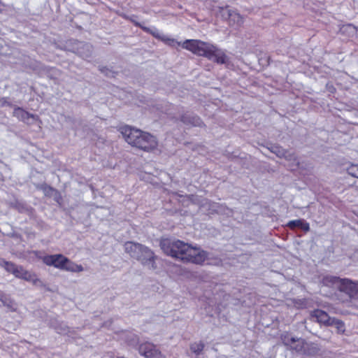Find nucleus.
Listing matches in <instances>:
<instances>
[{
	"label": "nucleus",
	"mask_w": 358,
	"mask_h": 358,
	"mask_svg": "<svg viewBox=\"0 0 358 358\" xmlns=\"http://www.w3.org/2000/svg\"><path fill=\"white\" fill-rule=\"evenodd\" d=\"M160 247L163 252L184 263L202 264L207 259V252L199 248H194L182 241H172L164 238L160 241Z\"/></svg>",
	"instance_id": "nucleus-1"
},
{
	"label": "nucleus",
	"mask_w": 358,
	"mask_h": 358,
	"mask_svg": "<svg viewBox=\"0 0 358 358\" xmlns=\"http://www.w3.org/2000/svg\"><path fill=\"white\" fill-rule=\"evenodd\" d=\"M182 48L197 56L206 57L214 62L223 64L227 62L225 52L216 45L198 39H187L181 44Z\"/></svg>",
	"instance_id": "nucleus-2"
},
{
	"label": "nucleus",
	"mask_w": 358,
	"mask_h": 358,
	"mask_svg": "<svg viewBox=\"0 0 358 358\" xmlns=\"http://www.w3.org/2000/svg\"><path fill=\"white\" fill-rule=\"evenodd\" d=\"M120 131L125 141L133 147L148 152L157 147L156 138L150 133L129 126L121 127Z\"/></svg>",
	"instance_id": "nucleus-3"
},
{
	"label": "nucleus",
	"mask_w": 358,
	"mask_h": 358,
	"mask_svg": "<svg viewBox=\"0 0 358 358\" xmlns=\"http://www.w3.org/2000/svg\"><path fill=\"white\" fill-rule=\"evenodd\" d=\"M125 252L131 257L136 258L143 266L151 269H156V259L157 257L148 247L138 243L127 241L124 244Z\"/></svg>",
	"instance_id": "nucleus-4"
},
{
	"label": "nucleus",
	"mask_w": 358,
	"mask_h": 358,
	"mask_svg": "<svg viewBox=\"0 0 358 358\" xmlns=\"http://www.w3.org/2000/svg\"><path fill=\"white\" fill-rule=\"evenodd\" d=\"M321 283L329 287L337 285L338 290L345 293L350 299H358V281L327 275L323 276Z\"/></svg>",
	"instance_id": "nucleus-5"
},
{
	"label": "nucleus",
	"mask_w": 358,
	"mask_h": 358,
	"mask_svg": "<svg viewBox=\"0 0 358 358\" xmlns=\"http://www.w3.org/2000/svg\"><path fill=\"white\" fill-rule=\"evenodd\" d=\"M43 264L54 266L59 270L73 273H80L84 268L81 264H77L62 254L48 255L41 257Z\"/></svg>",
	"instance_id": "nucleus-6"
},
{
	"label": "nucleus",
	"mask_w": 358,
	"mask_h": 358,
	"mask_svg": "<svg viewBox=\"0 0 358 358\" xmlns=\"http://www.w3.org/2000/svg\"><path fill=\"white\" fill-rule=\"evenodd\" d=\"M281 339L284 345L290 347L291 350L303 355L308 353L309 344L304 339L296 338L289 332L282 334Z\"/></svg>",
	"instance_id": "nucleus-7"
},
{
	"label": "nucleus",
	"mask_w": 358,
	"mask_h": 358,
	"mask_svg": "<svg viewBox=\"0 0 358 358\" xmlns=\"http://www.w3.org/2000/svg\"><path fill=\"white\" fill-rule=\"evenodd\" d=\"M134 24L136 27H140L143 31L151 34L153 37L162 41L167 45L174 47L176 45H180L181 44L180 42L177 41L174 38H170L165 35H162L157 29H152L148 27L143 25L138 22L134 21Z\"/></svg>",
	"instance_id": "nucleus-8"
},
{
	"label": "nucleus",
	"mask_w": 358,
	"mask_h": 358,
	"mask_svg": "<svg viewBox=\"0 0 358 358\" xmlns=\"http://www.w3.org/2000/svg\"><path fill=\"white\" fill-rule=\"evenodd\" d=\"M138 352L145 358H164L157 346L149 342L141 344L138 347Z\"/></svg>",
	"instance_id": "nucleus-9"
},
{
	"label": "nucleus",
	"mask_w": 358,
	"mask_h": 358,
	"mask_svg": "<svg viewBox=\"0 0 358 358\" xmlns=\"http://www.w3.org/2000/svg\"><path fill=\"white\" fill-rule=\"evenodd\" d=\"M310 316L311 318H315V321L325 327H331V322L333 317H330L329 314L321 309H315L310 312Z\"/></svg>",
	"instance_id": "nucleus-10"
},
{
	"label": "nucleus",
	"mask_w": 358,
	"mask_h": 358,
	"mask_svg": "<svg viewBox=\"0 0 358 358\" xmlns=\"http://www.w3.org/2000/svg\"><path fill=\"white\" fill-rule=\"evenodd\" d=\"M13 116L16 117L19 120L24 123L29 124V120L30 118L41 122L40 117L37 115L31 114L21 107H15L13 110Z\"/></svg>",
	"instance_id": "nucleus-11"
},
{
	"label": "nucleus",
	"mask_w": 358,
	"mask_h": 358,
	"mask_svg": "<svg viewBox=\"0 0 358 358\" xmlns=\"http://www.w3.org/2000/svg\"><path fill=\"white\" fill-rule=\"evenodd\" d=\"M180 121L185 124H190L194 127H201L203 124V122L199 116H192L188 113L182 114L180 117Z\"/></svg>",
	"instance_id": "nucleus-12"
},
{
	"label": "nucleus",
	"mask_w": 358,
	"mask_h": 358,
	"mask_svg": "<svg viewBox=\"0 0 358 358\" xmlns=\"http://www.w3.org/2000/svg\"><path fill=\"white\" fill-rule=\"evenodd\" d=\"M286 226L290 229H294L296 227L301 228L303 231L308 232L310 231L309 223L303 219H299L289 221Z\"/></svg>",
	"instance_id": "nucleus-13"
},
{
	"label": "nucleus",
	"mask_w": 358,
	"mask_h": 358,
	"mask_svg": "<svg viewBox=\"0 0 358 358\" xmlns=\"http://www.w3.org/2000/svg\"><path fill=\"white\" fill-rule=\"evenodd\" d=\"M24 280H26L27 282H31L34 285H37L38 284H42L41 280L38 278L37 275L34 273L30 272L27 270H26L24 273L23 276L21 278Z\"/></svg>",
	"instance_id": "nucleus-14"
},
{
	"label": "nucleus",
	"mask_w": 358,
	"mask_h": 358,
	"mask_svg": "<svg viewBox=\"0 0 358 358\" xmlns=\"http://www.w3.org/2000/svg\"><path fill=\"white\" fill-rule=\"evenodd\" d=\"M0 266L3 267L7 272L14 274V271H15L18 265H16L15 263L9 261H6L5 259L0 260Z\"/></svg>",
	"instance_id": "nucleus-15"
},
{
	"label": "nucleus",
	"mask_w": 358,
	"mask_h": 358,
	"mask_svg": "<svg viewBox=\"0 0 358 358\" xmlns=\"http://www.w3.org/2000/svg\"><path fill=\"white\" fill-rule=\"evenodd\" d=\"M331 327L334 326L336 329V332L338 334H343L345 331V323L339 319L333 317L332 322H331Z\"/></svg>",
	"instance_id": "nucleus-16"
},
{
	"label": "nucleus",
	"mask_w": 358,
	"mask_h": 358,
	"mask_svg": "<svg viewBox=\"0 0 358 358\" xmlns=\"http://www.w3.org/2000/svg\"><path fill=\"white\" fill-rule=\"evenodd\" d=\"M204 348V344L203 342L200 341L199 343H194L190 345V350L192 352L196 355H199L203 351Z\"/></svg>",
	"instance_id": "nucleus-17"
},
{
	"label": "nucleus",
	"mask_w": 358,
	"mask_h": 358,
	"mask_svg": "<svg viewBox=\"0 0 358 358\" xmlns=\"http://www.w3.org/2000/svg\"><path fill=\"white\" fill-rule=\"evenodd\" d=\"M294 306L297 309H304L307 307V301L305 299L294 300Z\"/></svg>",
	"instance_id": "nucleus-18"
},
{
	"label": "nucleus",
	"mask_w": 358,
	"mask_h": 358,
	"mask_svg": "<svg viewBox=\"0 0 358 358\" xmlns=\"http://www.w3.org/2000/svg\"><path fill=\"white\" fill-rule=\"evenodd\" d=\"M347 171L350 176L358 178V164H352L348 168Z\"/></svg>",
	"instance_id": "nucleus-19"
},
{
	"label": "nucleus",
	"mask_w": 358,
	"mask_h": 358,
	"mask_svg": "<svg viewBox=\"0 0 358 358\" xmlns=\"http://www.w3.org/2000/svg\"><path fill=\"white\" fill-rule=\"evenodd\" d=\"M26 269L24 268L22 266H19L17 267L15 271H14V276L17 278L21 279L23 276L24 272Z\"/></svg>",
	"instance_id": "nucleus-20"
},
{
	"label": "nucleus",
	"mask_w": 358,
	"mask_h": 358,
	"mask_svg": "<svg viewBox=\"0 0 358 358\" xmlns=\"http://www.w3.org/2000/svg\"><path fill=\"white\" fill-rule=\"evenodd\" d=\"M41 189L45 192H54L55 191V189L52 187L50 185H48L46 184H43L41 185Z\"/></svg>",
	"instance_id": "nucleus-21"
}]
</instances>
